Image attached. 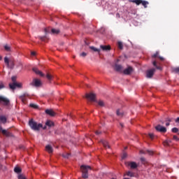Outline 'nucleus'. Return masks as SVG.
<instances>
[{
  "label": "nucleus",
  "instance_id": "obj_24",
  "mask_svg": "<svg viewBox=\"0 0 179 179\" xmlns=\"http://www.w3.org/2000/svg\"><path fill=\"white\" fill-rule=\"evenodd\" d=\"M14 171H15V173H17V174H20V173H21V171H22V169L18 166H15L14 168Z\"/></svg>",
  "mask_w": 179,
  "mask_h": 179
},
{
  "label": "nucleus",
  "instance_id": "obj_21",
  "mask_svg": "<svg viewBox=\"0 0 179 179\" xmlns=\"http://www.w3.org/2000/svg\"><path fill=\"white\" fill-rule=\"evenodd\" d=\"M101 142L103 145L104 148H106V149H110V145H108V143L106 141L103 140Z\"/></svg>",
  "mask_w": 179,
  "mask_h": 179
},
{
  "label": "nucleus",
  "instance_id": "obj_26",
  "mask_svg": "<svg viewBox=\"0 0 179 179\" xmlns=\"http://www.w3.org/2000/svg\"><path fill=\"white\" fill-rule=\"evenodd\" d=\"M45 125H46V126H48V127H51L52 126L54 125V123H53L52 121H50V120H48V121L45 122Z\"/></svg>",
  "mask_w": 179,
  "mask_h": 179
},
{
  "label": "nucleus",
  "instance_id": "obj_41",
  "mask_svg": "<svg viewBox=\"0 0 179 179\" xmlns=\"http://www.w3.org/2000/svg\"><path fill=\"white\" fill-rule=\"evenodd\" d=\"M4 88V85L2 82H0V90Z\"/></svg>",
  "mask_w": 179,
  "mask_h": 179
},
{
  "label": "nucleus",
  "instance_id": "obj_52",
  "mask_svg": "<svg viewBox=\"0 0 179 179\" xmlns=\"http://www.w3.org/2000/svg\"><path fill=\"white\" fill-rule=\"evenodd\" d=\"M166 126H169L170 125V122H166Z\"/></svg>",
  "mask_w": 179,
  "mask_h": 179
},
{
  "label": "nucleus",
  "instance_id": "obj_57",
  "mask_svg": "<svg viewBox=\"0 0 179 179\" xmlns=\"http://www.w3.org/2000/svg\"><path fill=\"white\" fill-rule=\"evenodd\" d=\"M0 131H2V127H0Z\"/></svg>",
  "mask_w": 179,
  "mask_h": 179
},
{
  "label": "nucleus",
  "instance_id": "obj_5",
  "mask_svg": "<svg viewBox=\"0 0 179 179\" xmlns=\"http://www.w3.org/2000/svg\"><path fill=\"white\" fill-rule=\"evenodd\" d=\"M155 129L158 131V132H161L162 134H166V132H167V129L166 127L158 124L157 126L155 127Z\"/></svg>",
  "mask_w": 179,
  "mask_h": 179
},
{
  "label": "nucleus",
  "instance_id": "obj_34",
  "mask_svg": "<svg viewBox=\"0 0 179 179\" xmlns=\"http://www.w3.org/2000/svg\"><path fill=\"white\" fill-rule=\"evenodd\" d=\"M30 107L34 108H37L38 106L34 104V103H30L29 105Z\"/></svg>",
  "mask_w": 179,
  "mask_h": 179
},
{
  "label": "nucleus",
  "instance_id": "obj_50",
  "mask_svg": "<svg viewBox=\"0 0 179 179\" xmlns=\"http://www.w3.org/2000/svg\"><path fill=\"white\" fill-rule=\"evenodd\" d=\"M173 139L178 140V136H173Z\"/></svg>",
  "mask_w": 179,
  "mask_h": 179
},
{
  "label": "nucleus",
  "instance_id": "obj_54",
  "mask_svg": "<svg viewBox=\"0 0 179 179\" xmlns=\"http://www.w3.org/2000/svg\"><path fill=\"white\" fill-rule=\"evenodd\" d=\"M2 60V56H0V61Z\"/></svg>",
  "mask_w": 179,
  "mask_h": 179
},
{
  "label": "nucleus",
  "instance_id": "obj_40",
  "mask_svg": "<svg viewBox=\"0 0 179 179\" xmlns=\"http://www.w3.org/2000/svg\"><path fill=\"white\" fill-rule=\"evenodd\" d=\"M46 78H47L49 80H50L52 79V76L50 75L49 73H48L47 76H46Z\"/></svg>",
  "mask_w": 179,
  "mask_h": 179
},
{
  "label": "nucleus",
  "instance_id": "obj_20",
  "mask_svg": "<svg viewBox=\"0 0 179 179\" xmlns=\"http://www.w3.org/2000/svg\"><path fill=\"white\" fill-rule=\"evenodd\" d=\"M159 52H157L155 54H154V55H152V58H157V57H158L159 59H160V60L164 61V58L162 57L159 56Z\"/></svg>",
  "mask_w": 179,
  "mask_h": 179
},
{
  "label": "nucleus",
  "instance_id": "obj_10",
  "mask_svg": "<svg viewBox=\"0 0 179 179\" xmlns=\"http://www.w3.org/2000/svg\"><path fill=\"white\" fill-rule=\"evenodd\" d=\"M27 96H29V94L27 93H24L22 95L20 96L19 98L24 103H25L27 101Z\"/></svg>",
  "mask_w": 179,
  "mask_h": 179
},
{
  "label": "nucleus",
  "instance_id": "obj_59",
  "mask_svg": "<svg viewBox=\"0 0 179 179\" xmlns=\"http://www.w3.org/2000/svg\"><path fill=\"white\" fill-rule=\"evenodd\" d=\"M141 160L143 161V160H144V158H141Z\"/></svg>",
  "mask_w": 179,
  "mask_h": 179
},
{
  "label": "nucleus",
  "instance_id": "obj_29",
  "mask_svg": "<svg viewBox=\"0 0 179 179\" xmlns=\"http://www.w3.org/2000/svg\"><path fill=\"white\" fill-rule=\"evenodd\" d=\"M118 48L120 49V50H122L123 49V44L122 42L119 41L118 43Z\"/></svg>",
  "mask_w": 179,
  "mask_h": 179
},
{
  "label": "nucleus",
  "instance_id": "obj_12",
  "mask_svg": "<svg viewBox=\"0 0 179 179\" xmlns=\"http://www.w3.org/2000/svg\"><path fill=\"white\" fill-rule=\"evenodd\" d=\"M31 85H34L35 87H39L41 85V82L40 80L35 78Z\"/></svg>",
  "mask_w": 179,
  "mask_h": 179
},
{
  "label": "nucleus",
  "instance_id": "obj_32",
  "mask_svg": "<svg viewBox=\"0 0 179 179\" xmlns=\"http://www.w3.org/2000/svg\"><path fill=\"white\" fill-rule=\"evenodd\" d=\"M179 129L176 127H174L172 129V132H173V134H177V132H178Z\"/></svg>",
  "mask_w": 179,
  "mask_h": 179
},
{
  "label": "nucleus",
  "instance_id": "obj_11",
  "mask_svg": "<svg viewBox=\"0 0 179 179\" xmlns=\"http://www.w3.org/2000/svg\"><path fill=\"white\" fill-rule=\"evenodd\" d=\"M134 69L131 66H129L127 69H124L123 73L125 75H130L133 72Z\"/></svg>",
  "mask_w": 179,
  "mask_h": 179
},
{
  "label": "nucleus",
  "instance_id": "obj_15",
  "mask_svg": "<svg viewBox=\"0 0 179 179\" xmlns=\"http://www.w3.org/2000/svg\"><path fill=\"white\" fill-rule=\"evenodd\" d=\"M33 71L35 72L37 75H39L41 77H44L45 75L39 71L37 68H33Z\"/></svg>",
  "mask_w": 179,
  "mask_h": 179
},
{
  "label": "nucleus",
  "instance_id": "obj_3",
  "mask_svg": "<svg viewBox=\"0 0 179 179\" xmlns=\"http://www.w3.org/2000/svg\"><path fill=\"white\" fill-rule=\"evenodd\" d=\"M129 2L136 3L137 6H139L140 4H142L144 8H147V5L149 4V3L146 1H143V0H129Z\"/></svg>",
  "mask_w": 179,
  "mask_h": 179
},
{
  "label": "nucleus",
  "instance_id": "obj_35",
  "mask_svg": "<svg viewBox=\"0 0 179 179\" xmlns=\"http://www.w3.org/2000/svg\"><path fill=\"white\" fill-rule=\"evenodd\" d=\"M63 157H64L65 159H69V157H70V154L69 153L64 154L63 155Z\"/></svg>",
  "mask_w": 179,
  "mask_h": 179
},
{
  "label": "nucleus",
  "instance_id": "obj_8",
  "mask_svg": "<svg viewBox=\"0 0 179 179\" xmlns=\"http://www.w3.org/2000/svg\"><path fill=\"white\" fill-rule=\"evenodd\" d=\"M156 71L155 69H152L147 71L146 77L148 78H151L154 76L155 72Z\"/></svg>",
  "mask_w": 179,
  "mask_h": 179
},
{
  "label": "nucleus",
  "instance_id": "obj_18",
  "mask_svg": "<svg viewBox=\"0 0 179 179\" xmlns=\"http://www.w3.org/2000/svg\"><path fill=\"white\" fill-rule=\"evenodd\" d=\"M45 113L52 117L55 115V113L52 110L50 109L45 110Z\"/></svg>",
  "mask_w": 179,
  "mask_h": 179
},
{
  "label": "nucleus",
  "instance_id": "obj_49",
  "mask_svg": "<svg viewBox=\"0 0 179 179\" xmlns=\"http://www.w3.org/2000/svg\"><path fill=\"white\" fill-rule=\"evenodd\" d=\"M176 122L179 123V117L176 120Z\"/></svg>",
  "mask_w": 179,
  "mask_h": 179
},
{
  "label": "nucleus",
  "instance_id": "obj_46",
  "mask_svg": "<svg viewBox=\"0 0 179 179\" xmlns=\"http://www.w3.org/2000/svg\"><path fill=\"white\" fill-rule=\"evenodd\" d=\"M96 135H100L101 134V131H95Z\"/></svg>",
  "mask_w": 179,
  "mask_h": 179
},
{
  "label": "nucleus",
  "instance_id": "obj_51",
  "mask_svg": "<svg viewBox=\"0 0 179 179\" xmlns=\"http://www.w3.org/2000/svg\"><path fill=\"white\" fill-rule=\"evenodd\" d=\"M31 55L34 56L36 55V52H31Z\"/></svg>",
  "mask_w": 179,
  "mask_h": 179
},
{
  "label": "nucleus",
  "instance_id": "obj_17",
  "mask_svg": "<svg viewBox=\"0 0 179 179\" xmlns=\"http://www.w3.org/2000/svg\"><path fill=\"white\" fill-rule=\"evenodd\" d=\"M128 166H130L131 169H137V167H138L137 164L134 162H129Z\"/></svg>",
  "mask_w": 179,
  "mask_h": 179
},
{
  "label": "nucleus",
  "instance_id": "obj_42",
  "mask_svg": "<svg viewBox=\"0 0 179 179\" xmlns=\"http://www.w3.org/2000/svg\"><path fill=\"white\" fill-rule=\"evenodd\" d=\"M148 155H152L154 154L153 151L151 150H147Z\"/></svg>",
  "mask_w": 179,
  "mask_h": 179
},
{
  "label": "nucleus",
  "instance_id": "obj_47",
  "mask_svg": "<svg viewBox=\"0 0 179 179\" xmlns=\"http://www.w3.org/2000/svg\"><path fill=\"white\" fill-rule=\"evenodd\" d=\"M164 145L165 146H168L169 145V142L167 141H166L164 143Z\"/></svg>",
  "mask_w": 179,
  "mask_h": 179
},
{
  "label": "nucleus",
  "instance_id": "obj_13",
  "mask_svg": "<svg viewBox=\"0 0 179 179\" xmlns=\"http://www.w3.org/2000/svg\"><path fill=\"white\" fill-rule=\"evenodd\" d=\"M1 132L3 134V135L4 136H6L7 138H10V136H13L12 134L10 132L8 131L7 130L1 129Z\"/></svg>",
  "mask_w": 179,
  "mask_h": 179
},
{
  "label": "nucleus",
  "instance_id": "obj_7",
  "mask_svg": "<svg viewBox=\"0 0 179 179\" xmlns=\"http://www.w3.org/2000/svg\"><path fill=\"white\" fill-rule=\"evenodd\" d=\"M86 98L91 101H95L96 94L93 93L86 94Z\"/></svg>",
  "mask_w": 179,
  "mask_h": 179
},
{
  "label": "nucleus",
  "instance_id": "obj_4",
  "mask_svg": "<svg viewBox=\"0 0 179 179\" xmlns=\"http://www.w3.org/2000/svg\"><path fill=\"white\" fill-rule=\"evenodd\" d=\"M0 104L8 106L10 105V100L5 96H0Z\"/></svg>",
  "mask_w": 179,
  "mask_h": 179
},
{
  "label": "nucleus",
  "instance_id": "obj_56",
  "mask_svg": "<svg viewBox=\"0 0 179 179\" xmlns=\"http://www.w3.org/2000/svg\"><path fill=\"white\" fill-rule=\"evenodd\" d=\"M45 32L47 33V29H45Z\"/></svg>",
  "mask_w": 179,
  "mask_h": 179
},
{
  "label": "nucleus",
  "instance_id": "obj_37",
  "mask_svg": "<svg viewBox=\"0 0 179 179\" xmlns=\"http://www.w3.org/2000/svg\"><path fill=\"white\" fill-rule=\"evenodd\" d=\"M98 104L100 106H104V103L103 101H99L98 102Z\"/></svg>",
  "mask_w": 179,
  "mask_h": 179
},
{
  "label": "nucleus",
  "instance_id": "obj_60",
  "mask_svg": "<svg viewBox=\"0 0 179 179\" xmlns=\"http://www.w3.org/2000/svg\"><path fill=\"white\" fill-rule=\"evenodd\" d=\"M124 179H129V178H124Z\"/></svg>",
  "mask_w": 179,
  "mask_h": 179
},
{
  "label": "nucleus",
  "instance_id": "obj_61",
  "mask_svg": "<svg viewBox=\"0 0 179 179\" xmlns=\"http://www.w3.org/2000/svg\"><path fill=\"white\" fill-rule=\"evenodd\" d=\"M113 179H115V178H113Z\"/></svg>",
  "mask_w": 179,
  "mask_h": 179
},
{
  "label": "nucleus",
  "instance_id": "obj_45",
  "mask_svg": "<svg viewBox=\"0 0 179 179\" xmlns=\"http://www.w3.org/2000/svg\"><path fill=\"white\" fill-rule=\"evenodd\" d=\"M86 55H87V53H85V52H83L80 54V56L83 57H85Z\"/></svg>",
  "mask_w": 179,
  "mask_h": 179
},
{
  "label": "nucleus",
  "instance_id": "obj_25",
  "mask_svg": "<svg viewBox=\"0 0 179 179\" xmlns=\"http://www.w3.org/2000/svg\"><path fill=\"white\" fill-rule=\"evenodd\" d=\"M127 176L128 177H130V178H134L135 177V173L134 172H131V171H128V172H127Z\"/></svg>",
  "mask_w": 179,
  "mask_h": 179
},
{
  "label": "nucleus",
  "instance_id": "obj_23",
  "mask_svg": "<svg viewBox=\"0 0 179 179\" xmlns=\"http://www.w3.org/2000/svg\"><path fill=\"white\" fill-rule=\"evenodd\" d=\"M152 64H153L154 66L156 67L157 69L160 70V71L162 70V68L160 66L157 65V62L156 60L153 61Z\"/></svg>",
  "mask_w": 179,
  "mask_h": 179
},
{
  "label": "nucleus",
  "instance_id": "obj_2",
  "mask_svg": "<svg viewBox=\"0 0 179 179\" xmlns=\"http://www.w3.org/2000/svg\"><path fill=\"white\" fill-rule=\"evenodd\" d=\"M29 125L33 131H39L40 128H43L42 124H37V122H34L33 119H31L29 121Z\"/></svg>",
  "mask_w": 179,
  "mask_h": 179
},
{
  "label": "nucleus",
  "instance_id": "obj_30",
  "mask_svg": "<svg viewBox=\"0 0 179 179\" xmlns=\"http://www.w3.org/2000/svg\"><path fill=\"white\" fill-rule=\"evenodd\" d=\"M173 72L176 73H179V66L173 69Z\"/></svg>",
  "mask_w": 179,
  "mask_h": 179
},
{
  "label": "nucleus",
  "instance_id": "obj_19",
  "mask_svg": "<svg viewBox=\"0 0 179 179\" xmlns=\"http://www.w3.org/2000/svg\"><path fill=\"white\" fill-rule=\"evenodd\" d=\"M45 150L48 153H52V152H53L52 147L50 145H48L45 146Z\"/></svg>",
  "mask_w": 179,
  "mask_h": 179
},
{
  "label": "nucleus",
  "instance_id": "obj_38",
  "mask_svg": "<svg viewBox=\"0 0 179 179\" xmlns=\"http://www.w3.org/2000/svg\"><path fill=\"white\" fill-rule=\"evenodd\" d=\"M117 115L118 116H122L123 113H122V112H120V110H117Z\"/></svg>",
  "mask_w": 179,
  "mask_h": 179
},
{
  "label": "nucleus",
  "instance_id": "obj_22",
  "mask_svg": "<svg viewBox=\"0 0 179 179\" xmlns=\"http://www.w3.org/2000/svg\"><path fill=\"white\" fill-rule=\"evenodd\" d=\"M7 121V119L6 117V116L4 115H1L0 116V123H3L5 124Z\"/></svg>",
  "mask_w": 179,
  "mask_h": 179
},
{
  "label": "nucleus",
  "instance_id": "obj_9",
  "mask_svg": "<svg viewBox=\"0 0 179 179\" xmlns=\"http://www.w3.org/2000/svg\"><path fill=\"white\" fill-rule=\"evenodd\" d=\"M4 62H5V64H6L8 67H10V69H13V62H10L9 59H8V58L7 57H6L4 58Z\"/></svg>",
  "mask_w": 179,
  "mask_h": 179
},
{
  "label": "nucleus",
  "instance_id": "obj_44",
  "mask_svg": "<svg viewBox=\"0 0 179 179\" xmlns=\"http://www.w3.org/2000/svg\"><path fill=\"white\" fill-rule=\"evenodd\" d=\"M149 136L151 139H154V134H150Z\"/></svg>",
  "mask_w": 179,
  "mask_h": 179
},
{
  "label": "nucleus",
  "instance_id": "obj_6",
  "mask_svg": "<svg viewBox=\"0 0 179 179\" xmlns=\"http://www.w3.org/2000/svg\"><path fill=\"white\" fill-rule=\"evenodd\" d=\"M22 87V84L21 83H10L9 87L11 90H15L16 87L21 88Z\"/></svg>",
  "mask_w": 179,
  "mask_h": 179
},
{
  "label": "nucleus",
  "instance_id": "obj_55",
  "mask_svg": "<svg viewBox=\"0 0 179 179\" xmlns=\"http://www.w3.org/2000/svg\"><path fill=\"white\" fill-rule=\"evenodd\" d=\"M43 129H46V126H45V127H43Z\"/></svg>",
  "mask_w": 179,
  "mask_h": 179
},
{
  "label": "nucleus",
  "instance_id": "obj_14",
  "mask_svg": "<svg viewBox=\"0 0 179 179\" xmlns=\"http://www.w3.org/2000/svg\"><path fill=\"white\" fill-rule=\"evenodd\" d=\"M123 69V67L122 65H120V64H115V70L117 72H122Z\"/></svg>",
  "mask_w": 179,
  "mask_h": 179
},
{
  "label": "nucleus",
  "instance_id": "obj_31",
  "mask_svg": "<svg viewBox=\"0 0 179 179\" xmlns=\"http://www.w3.org/2000/svg\"><path fill=\"white\" fill-rule=\"evenodd\" d=\"M4 49H5V50L7 51V52H10V48L8 45H6L4 46Z\"/></svg>",
  "mask_w": 179,
  "mask_h": 179
},
{
  "label": "nucleus",
  "instance_id": "obj_33",
  "mask_svg": "<svg viewBox=\"0 0 179 179\" xmlns=\"http://www.w3.org/2000/svg\"><path fill=\"white\" fill-rule=\"evenodd\" d=\"M18 179H26L25 176L22 174L18 175Z\"/></svg>",
  "mask_w": 179,
  "mask_h": 179
},
{
  "label": "nucleus",
  "instance_id": "obj_39",
  "mask_svg": "<svg viewBox=\"0 0 179 179\" xmlns=\"http://www.w3.org/2000/svg\"><path fill=\"white\" fill-rule=\"evenodd\" d=\"M39 38H40L42 41H45L47 38H46V36H39Z\"/></svg>",
  "mask_w": 179,
  "mask_h": 179
},
{
  "label": "nucleus",
  "instance_id": "obj_58",
  "mask_svg": "<svg viewBox=\"0 0 179 179\" xmlns=\"http://www.w3.org/2000/svg\"><path fill=\"white\" fill-rule=\"evenodd\" d=\"M141 153H145L143 151H141Z\"/></svg>",
  "mask_w": 179,
  "mask_h": 179
},
{
  "label": "nucleus",
  "instance_id": "obj_43",
  "mask_svg": "<svg viewBox=\"0 0 179 179\" xmlns=\"http://www.w3.org/2000/svg\"><path fill=\"white\" fill-rule=\"evenodd\" d=\"M126 157H127V153H124L122 157V159H126Z\"/></svg>",
  "mask_w": 179,
  "mask_h": 179
},
{
  "label": "nucleus",
  "instance_id": "obj_28",
  "mask_svg": "<svg viewBox=\"0 0 179 179\" xmlns=\"http://www.w3.org/2000/svg\"><path fill=\"white\" fill-rule=\"evenodd\" d=\"M51 31H52V33L53 34H58L59 33V29H52L51 30Z\"/></svg>",
  "mask_w": 179,
  "mask_h": 179
},
{
  "label": "nucleus",
  "instance_id": "obj_36",
  "mask_svg": "<svg viewBox=\"0 0 179 179\" xmlns=\"http://www.w3.org/2000/svg\"><path fill=\"white\" fill-rule=\"evenodd\" d=\"M16 79H17V77H16V76H13V77L11 78V80H12V81H13L12 83H17V82H16Z\"/></svg>",
  "mask_w": 179,
  "mask_h": 179
},
{
  "label": "nucleus",
  "instance_id": "obj_53",
  "mask_svg": "<svg viewBox=\"0 0 179 179\" xmlns=\"http://www.w3.org/2000/svg\"><path fill=\"white\" fill-rule=\"evenodd\" d=\"M120 126L122 127V128H124V124L122 123H120Z\"/></svg>",
  "mask_w": 179,
  "mask_h": 179
},
{
  "label": "nucleus",
  "instance_id": "obj_16",
  "mask_svg": "<svg viewBox=\"0 0 179 179\" xmlns=\"http://www.w3.org/2000/svg\"><path fill=\"white\" fill-rule=\"evenodd\" d=\"M100 48H101V50L103 51H109L111 49L110 45H100Z\"/></svg>",
  "mask_w": 179,
  "mask_h": 179
},
{
  "label": "nucleus",
  "instance_id": "obj_48",
  "mask_svg": "<svg viewBox=\"0 0 179 179\" xmlns=\"http://www.w3.org/2000/svg\"><path fill=\"white\" fill-rule=\"evenodd\" d=\"M171 121H172V119H171V118H169V117H168V118L166 119V122H171Z\"/></svg>",
  "mask_w": 179,
  "mask_h": 179
},
{
  "label": "nucleus",
  "instance_id": "obj_1",
  "mask_svg": "<svg viewBox=\"0 0 179 179\" xmlns=\"http://www.w3.org/2000/svg\"><path fill=\"white\" fill-rule=\"evenodd\" d=\"M80 169L82 171V178L83 179H88V178H89L88 171H89V170H92L91 166H87V165H82L80 166Z\"/></svg>",
  "mask_w": 179,
  "mask_h": 179
},
{
  "label": "nucleus",
  "instance_id": "obj_27",
  "mask_svg": "<svg viewBox=\"0 0 179 179\" xmlns=\"http://www.w3.org/2000/svg\"><path fill=\"white\" fill-rule=\"evenodd\" d=\"M90 48L93 50L94 52H99L101 51L100 49H97L96 48H94V46H90Z\"/></svg>",
  "mask_w": 179,
  "mask_h": 179
}]
</instances>
